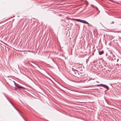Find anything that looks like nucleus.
I'll use <instances>...</instances> for the list:
<instances>
[{"label":"nucleus","mask_w":121,"mask_h":121,"mask_svg":"<svg viewBox=\"0 0 121 121\" xmlns=\"http://www.w3.org/2000/svg\"><path fill=\"white\" fill-rule=\"evenodd\" d=\"M96 82H99L98 81H96Z\"/></svg>","instance_id":"f8f14e48"},{"label":"nucleus","mask_w":121,"mask_h":121,"mask_svg":"<svg viewBox=\"0 0 121 121\" xmlns=\"http://www.w3.org/2000/svg\"><path fill=\"white\" fill-rule=\"evenodd\" d=\"M86 24H88V25H89V23L88 22H87V23Z\"/></svg>","instance_id":"9b49d317"},{"label":"nucleus","mask_w":121,"mask_h":121,"mask_svg":"<svg viewBox=\"0 0 121 121\" xmlns=\"http://www.w3.org/2000/svg\"><path fill=\"white\" fill-rule=\"evenodd\" d=\"M75 20L76 21H77V22H81L83 23H85V24H87V22L85 21H83V20H81L79 19H75Z\"/></svg>","instance_id":"f03ea898"},{"label":"nucleus","mask_w":121,"mask_h":121,"mask_svg":"<svg viewBox=\"0 0 121 121\" xmlns=\"http://www.w3.org/2000/svg\"><path fill=\"white\" fill-rule=\"evenodd\" d=\"M80 73H79L78 75H77V77L79 78H82V76L83 75V73H82V72H79Z\"/></svg>","instance_id":"20e7f679"},{"label":"nucleus","mask_w":121,"mask_h":121,"mask_svg":"<svg viewBox=\"0 0 121 121\" xmlns=\"http://www.w3.org/2000/svg\"><path fill=\"white\" fill-rule=\"evenodd\" d=\"M19 114L21 115V116L23 117V118L24 119L25 121H26V120L22 116V115L21 114H20V113H19Z\"/></svg>","instance_id":"6e6552de"},{"label":"nucleus","mask_w":121,"mask_h":121,"mask_svg":"<svg viewBox=\"0 0 121 121\" xmlns=\"http://www.w3.org/2000/svg\"><path fill=\"white\" fill-rule=\"evenodd\" d=\"M79 73H80V72H79V71L78 72V70H75V72H74V73L75 74V76H77V75H78V74Z\"/></svg>","instance_id":"39448f33"},{"label":"nucleus","mask_w":121,"mask_h":121,"mask_svg":"<svg viewBox=\"0 0 121 121\" xmlns=\"http://www.w3.org/2000/svg\"><path fill=\"white\" fill-rule=\"evenodd\" d=\"M118 65V64H117V65Z\"/></svg>","instance_id":"ddd939ff"},{"label":"nucleus","mask_w":121,"mask_h":121,"mask_svg":"<svg viewBox=\"0 0 121 121\" xmlns=\"http://www.w3.org/2000/svg\"><path fill=\"white\" fill-rule=\"evenodd\" d=\"M11 103V104L13 106V107L16 109L17 110V111H19L18 110V109H17V108H16L13 105V104Z\"/></svg>","instance_id":"0eeeda50"},{"label":"nucleus","mask_w":121,"mask_h":121,"mask_svg":"<svg viewBox=\"0 0 121 121\" xmlns=\"http://www.w3.org/2000/svg\"><path fill=\"white\" fill-rule=\"evenodd\" d=\"M119 60V59H117V62H118Z\"/></svg>","instance_id":"1a4fd4ad"},{"label":"nucleus","mask_w":121,"mask_h":121,"mask_svg":"<svg viewBox=\"0 0 121 121\" xmlns=\"http://www.w3.org/2000/svg\"><path fill=\"white\" fill-rule=\"evenodd\" d=\"M13 82H14L15 84V82H14L13 81ZM16 86L17 87H18V88H22L23 89H25V88L24 87L21 86H20L19 85L17 84H15Z\"/></svg>","instance_id":"7ed1b4c3"},{"label":"nucleus","mask_w":121,"mask_h":121,"mask_svg":"<svg viewBox=\"0 0 121 121\" xmlns=\"http://www.w3.org/2000/svg\"><path fill=\"white\" fill-rule=\"evenodd\" d=\"M99 54L100 55H101L104 53V52L103 51H99Z\"/></svg>","instance_id":"423d86ee"},{"label":"nucleus","mask_w":121,"mask_h":121,"mask_svg":"<svg viewBox=\"0 0 121 121\" xmlns=\"http://www.w3.org/2000/svg\"><path fill=\"white\" fill-rule=\"evenodd\" d=\"M96 86H102L104 87L105 88H106L107 89V90H108L109 89L108 87L107 86L105 85H104L103 84H101L97 85H96Z\"/></svg>","instance_id":"f257e3e1"},{"label":"nucleus","mask_w":121,"mask_h":121,"mask_svg":"<svg viewBox=\"0 0 121 121\" xmlns=\"http://www.w3.org/2000/svg\"><path fill=\"white\" fill-rule=\"evenodd\" d=\"M113 24L114 23V22H111Z\"/></svg>","instance_id":"9d476101"},{"label":"nucleus","mask_w":121,"mask_h":121,"mask_svg":"<svg viewBox=\"0 0 121 121\" xmlns=\"http://www.w3.org/2000/svg\"><path fill=\"white\" fill-rule=\"evenodd\" d=\"M87 4H88V2H87Z\"/></svg>","instance_id":"4468645a"}]
</instances>
